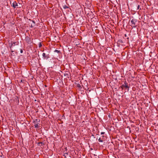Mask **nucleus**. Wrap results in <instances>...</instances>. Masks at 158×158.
I'll use <instances>...</instances> for the list:
<instances>
[{
  "mask_svg": "<svg viewBox=\"0 0 158 158\" xmlns=\"http://www.w3.org/2000/svg\"><path fill=\"white\" fill-rule=\"evenodd\" d=\"M130 86V85H128L127 82L125 81L124 84L120 86V87L122 89H124L125 88L127 89L128 90Z\"/></svg>",
  "mask_w": 158,
  "mask_h": 158,
  "instance_id": "f257e3e1",
  "label": "nucleus"
},
{
  "mask_svg": "<svg viewBox=\"0 0 158 158\" xmlns=\"http://www.w3.org/2000/svg\"><path fill=\"white\" fill-rule=\"evenodd\" d=\"M42 56L44 57V59H47L50 58V55L47 52L46 53H43L42 54Z\"/></svg>",
  "mask_w": 158,
  "mask_h": 158,
  "instance_id": "f03ea898",
  "label": "nucleus"
},
{
  "mask_svg": "<svg viewBox=\"0 0 158 158\" xmlns=\"http://www.w3.org/2000/svg\"><path fill=\"white\" fill-rule=\"evenodd\" d=\"M137 22V21L136 19H132L131 21V25L132 27H136V26H135V24L136 23V22Z\"/></svg>",
  "mask_w": 158,
  "mask_h": 158,
  "instance_id": "7ed1b4c3",
  "label": "nucleus"
},
{
  "mask_svg": "<svg viewBox=\"0 0 158 158\" xmlns=\"http://www.w3.org/2000/svg\"><path fill=\"white\" fill-rule=\"evenodd\" d=\"M11 6L14 8H15L16 7L18 6V4L16 1L14 2Z\"/></svg>",
  "mask_w": 158,
  "mask_h": 158,
  "instance_id": "20e7f679",
  "label": "nucleus"
},
{
  "mask_svg": "<svg viewBox=\"0 0 158 158\" xmlns=\"http://www.w3.org/2000/svg\"><path fill=\"white\" fill-rule=\"evenodd\" d=\"M123 43V42L122 40H118L117 42V44L118 45V46H119L120 45Z\"/></svg>",
  "mask_w": 158,
  "mask_h": 158,
  "instance_id": "39448f33",
  "label": "nucleus"
},
{
  "mask_svg": "<svg viewBox=\"0 0 158 158\" xmlns=\"http://www.w3.org/2000/svg\"><path fill=\"white\" fill-rule=\"evenodd\" d=\"M64 158H71V156L69 155L67 153H64Z\"/></svg>",
  "mask_w": 158,
  "mask_h": 158,
  "instance_id": "423d86ee",
  "label": "nucleus"
},
{
  "mask_svg": "<svg viewBox=\"0 0 158 158\" xmlns=\"http://www.w3.org/2000/svg\"><path fill=\"white\" fill-rule=\"evenodd\" d=\"M40 121V119H35L33 121V123L35 124H36V123H37L38 124H39Z\"/></svg>",
  "mask_w": 158,
  "mask_h": 158,
  "instance_id": "0eeeda50",
  "label": "nucleus"
},
{
  "mask_svg": "<svg viewBox=\"0 0 158 158\" xmlns=\"http://www.w3.org/2000/svg\"><path fill=\"white\" fill-rule=\"evenodd\" d=\"M15 43H16V42H13L12 41H11L10 42V48H11V47L15 45Z\"/></svg>",
  "mask_w": 158,
  "mask_h": 158,
  "instance_id": "6e6552de",
  "label": "nucleus"
},
{
  "mask_svg": "<svg viewBox=\"0 0 158 158\" xmlns=\"http://www.w3.org/2000/svg\"><path fill=\"white\" fill-rule=\"evenodd\" d=\"M77 87L79 88L80 89H81L82 87L79 84H77Z\"/></svg>",
  "mask_w": 158,
  "mask_h": 158,
  "instance_id": "1a4fd4ad",
  "label": "nucleus"
},
{
  "mask_svg": "<svg viewBox=\"0 0 158 158\" xmlns=\"http://www.w3.org/2000/svg\"><path fill=\"white\" fill-rule=\"evenodd\" d=\"M38 124H38L37 123H36V124H35L34 126L35 127V128H38L39 127H38Z\"/></svg>",
  "mask_w": 158,
  "mask_h": 158,
  "instance_id": "9d476101",
  "label": "nucleus"
},
{
  "mask_svg": "<svg viewBox=\"0 0 158 158\" xmlns=\"http://www.w3.org/2000/svg\"><path fill=\"white\" fill-rule=\"evenodd\" d=\"M63 8L64 9H66L67 8H69V7L68 6H67L66 5H64V6H63Z\"/></svg>",
  "mask_w": 158,
  "mask_h": 158,
  "instance_id": "9b49d317",
  "label": "nucleus"
},
{
  "mask_svg": "<svg viewBox=\"0 0 158 158\" xmlns=\"http://www.w3.org/2000/svg\"><path fill=\"white\" fill-rule=\"evenodd\" d=\"M54 52H57L58 53H60V50H55Z\"/></svg>",
  "mask_w": 158,
  "mask_h": 158,
  "instance_id": "f8f14e48",
  "label": "nucleus"
},
{
  "mask_svg": "<svg viewBox=\"0 0 158 158\" xmlns=\"http://www.w3.org/2000/svg\"><path fill=\"white\" fill-rule=\"evenodd\" d=\"M26 41H27L28 42H29L30 40V39L28 37H26Z\"/></svg>",
  "mask_w": 158,
  "mask_h": 158,
  "instance_id": "ddd939ff",
  "label": "nucleus"
},
{
  "mask_svg": "<svg viewBox=\"0 0 158 158\" xmlns=\"http://www.w3.org/2000/svg\"><path fill=\"white\" fill-rule=\"evenodd\" d=\"M42 46V44H41V42L39 43V47L40 48Z\"/></svg>",
  "mask_w": 158,
  "mask_h": 158,
  "instance_id": "4468645a",
  "label": "nucleus"
},
{
  "mask_svg": "<svg viewBox=\"0 0 158 158\" xmlns=\"http://www.w3.org/2000/svg\"><path fill=\"white\" fill-rule=\"evenodd\" d=\"M98 140L99 142H102L103 141V140H102L100 138Z\"/></svg>",
  "mask_w": 158,
  "mask_h": 158,
  "instance_id": "2eb2a0df",
  "label": "nucleus"
},
{
  "mask_svg": "<svg viewBox=\"0 0 158 158\" xmlns=\"http://www.w3.org/2000/svg\"><path fill=\"white\" fill-rule=\"evenodd\" d=\"M137 6V8L136 9V10H138L140 6L139 5H138L137 6Z\"/></svg>",
  "mask_w": 158,
  "mask_h": 158,
  "instance_id": "dca6fc26",
  "label": "nucleus"
},
{
  "mask_svg": "<svg viewBox=\"0 0 158 158\" xmlns=\"http://www.w3.org/2000/svg\"><path fill=\"white\" fill-rule=\"evenodd\" d=\"M38 145H40V144H43L44 145V143H43V142H39L38 143Z\"/></svg>",
  "mask_w": 158,
  "mask_h": 158,
  "instance_id": "f3484780",
  "label": "nucleus"
},
{
  "mask_svg": "<svg viewBox=\"0 0 158 158\" xmlns=\"http://www.w3.org/2000/svg\"><path fill=\"white\" fill-rule=\"evenodd\" d=\"M64 76H67V77H68V78H69V74H67V73L65 74H65H64Z\"/></svg>",
  "mask_w": 158,
  "mask_h": 158,
  "instance_id": "a211bd4d",
  "label": "nucleus"
},
{
  "mask_svg": "<svg viewBox=\"0 0 158 158\" xmlns=\"http://www.w3.org/2000/svg\"><path fill=\"white\" fill-rule=\"evenodd\" d=\"M20 52L21 53H23V49H20Z\"/></svg>",
  "mask_w": 158,
  "mask_h": 158,
  "instance_id": "6ab92c4d",
  "label": "nucleus"
},
{
  "mask_svg": "<svg viewBox=\"0 0 158 158\" xmlns=\"http://www.w3.org/2000/svg\"><path fill=\"white\" fill-rule=\"evenodd\" d=\"M16 100H17V101L18 102V103H19V100L18 97H17V98H16Z\"/></svg>",
  "mask_w": 158,
  "mask_h": 158,
  "instance_id": "aec40b11",
  "label": "nucleus"
},
{
  "mask_svg": "<svg viewBox=\"0 0 158 158\" xmlns=\"http://www.w3.org/2000/svg\"><path fill=\"white\" fill-rule=\"evenodd\" d=\"M104 134H105V132H102L101 133V135Z\"/></svg>",
  "mask_w": 158,
  "mask_h": 158,
  "instance_id": "412c9836",
  "label": "nucleus"
},
{
  "mask_svg": "<svg viewBox=\"0 0 158 158\" xmlns=\"http://www.w3.org/2000/svg\"><path fill=\"white\" fill-rule=\"evenodd\" d=\"M32 22L33 23H34V24H35V22L34 21H33V20H32Z\"/></svg>",
  "mask_w": 158,
  "mask_h": 158,
  "instance_id": "4be33fe9",
  "label": "nucleus"
},
{
  "mask_svg": "<svg viewBox=\"0 0 158 158\" xmlns=\"http://www.w3.org/2000/svg\"><path fill=\"white\" fill-rule=\"evenodd\" d=\"M31 27H34V26H33L32 25H31Z\"/></svg>",
  "mask_w": 158,
  "mask_h": 158,
  "instance_id": "5701e85b",
  "label": "nucleus"
},
{
  "mask_svg": "<svg viewBox=\"0 0 158 158\" xmlns=\"http://www.w3.org/2000/svg\"><path fill=\"white\" fill-rule=\"evenodd\" d=\"M11 52H14V51H13V50H12L11 49Z\"/></svg>",
  "mask_w": 158,
  "mask_h": 158,
  "instance_id": "b1692460",
  "label": "nucleus"
},
{
  "mask_svg": "<svg viewBox=\"0 0 158 158\" xmlns=\"http://www.w3.org/2000/svg\"><path fill=\"white\" fill-rule=\"evenodd\" d=\"M125 37H126V36H127V35H126V34H125Z\"/></svg>",
  "mask_w": 158,
  "mask_h": 158,
  "instance_id": "393cba45",
  "label": "nucleus"
},
{
  "mask_svg": "<svg viewBox=\"0 0 158 158\" xmlns=\"http://www.w3.org/2000/svg\"><path fill=\"white\" fill-rule=\"evenodd\" d=\"M21 82H22V80H21Z\"/></svg>",
  "mask_w": 158,
  "mask_h": 158,
  "instance_id": "a878e982",
  "label": "nucleus"
}]
</instances>
